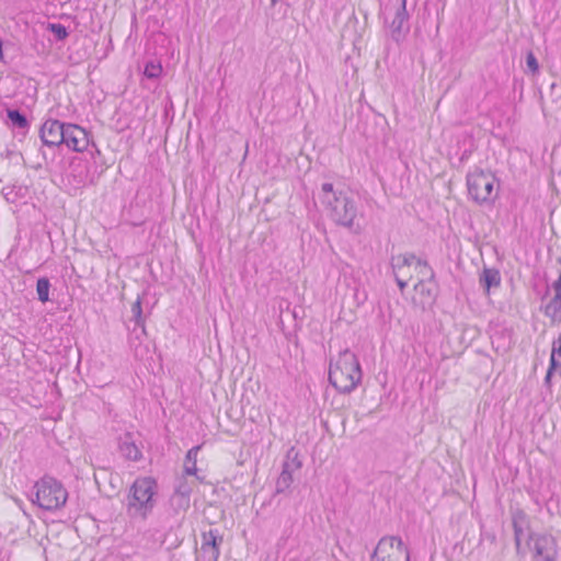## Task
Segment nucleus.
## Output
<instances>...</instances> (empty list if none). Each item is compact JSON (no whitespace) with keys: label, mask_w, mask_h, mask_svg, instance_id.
<instances>
[{"label":"nucleus","mask_w":561,"mask_h":561,"mask_svg":"<svg viewBox=\"0 0 561 561\" xmlns=\"http://www.w3.org/2000/svg\"><path fill=\"white\" fill-rule=\"evenodd\" d=\"M363 377L358 358L350 350L339 353L329 367V381L341 393L352 392Z\"/></svg>","instance_id":"f257e3e1"},{"label":"nucleus","mask_w":561,"mask_h":561,"mask_svg":"<svg viewBox=\"0 0 561 561\" xmlns=\"http://www.w3.org/2000/svg\"><path fill=\"white\" fill-rule=\"evenodd\" d=\"M157 481L152 477L135 480L130 486L126 512L133 518L146 519L154 507Z\"/></svg>","instance_id":"f03ea898"},{"label":"nucleus","mask_w":561,"mask_h":561,"mask_svg":"<svg viewBox=\"0 0 561 561\" xmlns=\"http://www.w3.org/2000/svg\"><path fill=\"white\" fill-rule=\"evenodd\" d=\"M499 181L491 171L477 169L467 174L470 198L479 205H492L499 195Z\"/></svg>","instance_id":"7ed1b4c3"},{"label":"nucleus","mask_w":561,"mask_h":561,"mask_svg":"<svg viewBox=\"0 0 561 561\" xmlns=\"http://www.w3.org/2000/svg\"><path fill=\"white\" fill-rule=\"evenodd\" d=\"M32 502L45 511H56L65 506L68 492L60 481L45 476L34 484Z\"/></svg>","instance_id":"20e7f679"},{"label":"nucleus","mask_w":561,"mask_h":561,"mask_svg":"<svg viewBox=\"0 0 561 561\" xmlns=\"http://www.w3.org/2000/svg\"><path fill=\"white\" fill-rule=\"evenodd\" d=\"M369 561H411V552L400 537L383 536L371 552Z\"/></svg>","instance_id":"39448f33"},{"label":"nucleus","mask_w":561,"mask_h":561,"mask_svg":"<svg viewBox=\"0 0 561 561\" xmlns=\"http://www.w3.org/2000/svg\"><path fill=\"white\" fill-rule=\"evenodd\" d=\"M332 220L343 227L353 228L357 216L355 201L345 192L339 191V195L325 205Z\"/></svg>","instance_id":"423d86ee"},{"label":"nucleus","mask_w":561,"mask_h":561,"mask_svg":"<svg viewBox=\"0 0 561 561\" xmlns=\"http://www.w3.org/2000/svg\"><path fill=\"white\" fill-rule=\"evenodd\" d=\"M535 561H557L559 557L558 543L553 536L546 534H530L527 541Z\"/></svg>","instance_id":"0eeeda50"},{"label":"nucleus","mask_w":561,"mask_h":561,"mask_svg":"<svg viewBox=\"0 0 561 561\" xmlns=\"http://www.w3.org/2000/svg\"><path fill=\"white\" fill-rule=\"evenodd\" d=\"M66 123L58 119H47L39 129V137L45 146L58 147L62 145Z\"/></svg>","instance_id":"6e6552de"},{"label":"nucleus","mask_w":561,"mask_h":561,"mask_svg":"<svg viewBox=\"0 0 561 561\" xmlns=\"http://www.w3.org/2000/svg\"><path fill=\"white\" fill-rule=\"evenodd\" d=\"M62 145L72 151L82 152L88 149L90 139L87 130L77 124L66 125Z\"/></svg>","instance_id":"1a4fd4ad"},{"label":"nucleus","mask_w":561,"mask_h":561,"mask_svg":"<svg viewBox=\"0 0 561 561\" xmlns=\"http://www.w3.org/2000/svg\"><path fill=\"white\" fill-rule=\"evenodd\" d=\"M409 13L407 11V0H400V4L394 11V18L392 19L389 28L391 37L396 42H400L405 34L409 32L410 26L408 24Z\"/></svg>","instance_id":"9d476101"},{"label":"nucleus","mask_w":561,"mask_h":561,"mask_svg":"<svg viewBox=\"0 0 561 561\" xmlns=\"http://www.w3.org/2000/svg\"><path fill=\"white\" fill-rule=\"evenodd\" d=\"M222 541L224 538L218 529H209L202 533L201 550L208 561H218Z\"/></svg>","instance_id":"9b49d317"},{"label":"nucleus","mask_w":561,"mask_h":561,"mask_svg":"<svg viewBox=\"0 0 561 561\" xmlns=\"http://www.w3.org/2000/svg\"><path fill=\"white\" fill-rule=\"evenodd\" d=\"M118 449L121 455L130 461H138L142 457V453L136 445L133 434L126 432L118 438Z\"/></svg>","instance_id":"f8f14e48"},{"label":"nucleus","mask_w":561,"mask_h":561,"mask_svg":"<svg viewBox=\"0 0 561 561\" xmlns=\"http://www.w3.org/2000/svg\"><path fill=\"white\" fill-rule=\"evenodd\" d=\"M192 493V486L184 477L176 480L174 486V493L171 497L173 504L179 508L186 510L190 506V495Z\"/></svg>","instance_id":"ddd939ff"},{"label":"nucleus","mask_w":561,"mask_h":561,"mask_svg":"<svg viewBox=\"0 0 561 561\" xmlns=\"http://www.w3.org/2000/svg\"><path fill=\"white\" fill-rule=\"evenodd\" d=\"M561 370V333L553 340L549 367L545 377V383L550 385L551 377L554 370Z\"/></svg>","instance_id":"4468645a"},{"label":"nucleus","mask_w":561,"mask_h":561,"mask_svg":"<svg viewBox=\"0 0 561 561\" xmlns=\"http://www.w3.org/2000/svg\"><path fill=\"white\" fill-rule=\"evenodd\" d=\"M512 523H513V529H514V539H515L516 550H517V552H519L520 545H522V536L524 534L525 528L528 525L526 514L520 510L516 511L513 514Z\"/></svg>","instance_id":"2eb2a0df"},{"label":"nucleus","mask_w":561,"mask_h":561,"mask_svg":"<svg viewBox=\"0 0 561 561\" xmlns=\"http://www.w3.org/2000/svg\"><path fill=\"white\" fill-rule=\"evenodd\" d=\"M480 285L486 293H489L492 287H499L501 285L500 271L484 267L480 275Z\"/></svg>","instance_id":"dca6fc26"},{"label":"nucleus","mask_w":561,"mask_h":561,"mask_svg":"<svg viewBox=\"0 0 561 561\" xmlns=\"http://www.w3.org/2000/svg\"><path fill=\"white\" fill-rule=\"evenodd\" d=\"M416 260V256L413 253H404L397 256L391 257V268L393 273H407L404 271L405 267H410L414 261Z\"/></svg>","instance_id":"f3484780"},{"label":"nucleus","mask_w":561,"mask_h":561,"mask_svg":"<svg viewBox=\"0 0 561 561\" xmlns=\"http://www.w3.org/2000/svg\"><path fill=\"white\" fill-rule=\"evenodd\" d=\"M293 481L294 480H293V474H291V470H290V465L288 462H285L283 465V470H282L279 477L277 478L275 492L284 493L286 490L289 489Z\"/></svg>","instance_id":"a211bd4d"},{"label":"nucleus","mask_w":561,"mask_h":561,"mask_svg":"<svg viewBox=\"0 0 561 561\" xmlns=\"http://www.w3.org/2000/svg\"><path fill=\"white\" fill-rule=\"evenodd\" d=\"M543 313L553 322L561 321V296L554 295L545 306Z\"/></svg>","instance_id":"6ab92c4d"},{"label":"nucleus","mask_w":561,"mask_h":561,"mask_svg":"<svg viewBox=\"0 0 561 561\" xmlns=\"http://www.w3.org/2000/svg\"><path fill=\"white\" fill-rule=\"evenodd\" d=\"M202 446L196 445L193 446L185 456V463H184V472L187 476H195L197 472L196 461H197V455L201 450Z\"/></svg>","instance_id":"aec40b11"},{"label":"nucleus","mask_w":561,"mask_h":561,"mask_svg":"<svg viewBox=\"0 0 561 561\" xmlns=\"http://www.w3.org/2000/svg\"><path fill=\"white\" fill-rule=\"evenodd\" d=\"M7 116L10 119L13 127L20 129H27L30 126L27 117L20 110L8 108Z\"/></svg>","instance_id":"412c9836"},{"label":"nucleus","mask_w":561,"mask_h":561,"mask_svg":"<svg viewBox=\"0 0 561 561\" xmlns=\"http://www.w3.org/2000/svg\"><path fill=\"white\" fill-rule=\"evenodd\" d=\"M131 320L135 322L134 331L137 330V328L140 329L141 334H146L145 329V318L142 316V307H141V299L138 297L136 301L131 305Z\"/></svg>","instance_id":"4be33fe9"},{"label":"nucleus","mask_w":561,"mask_h":561,"mask_svg":"<svg viewBox=\"0 0 561 561\" xmlns=\"http://www.w3.org/2000/svg\"><path fill=\"white\" fill-rule=\"evenodd\" d=\"M50 282L47 277H41L36 283L37 299L41 302H47L49 300Z\"/></svg>","instance_id":"5701e85b"},{"label":"nucleus","mask_w":561,"mask_h":561,"mask_svg":"<svg viewBox=\"0 0 561 561\" xmlns=\"http://www.w3.org/2000/svg\"><path fill=\"white\" fill-rule=\"evenodd\" d=\"M416 263V265L421 268L423 267L424 270H426V273H423V278L420 279V282L415 285V288L417 289L420 286H423V283L425 280H434L435 278V272L434 270L428 265L427 261L425 260H422V259H417L414 261Z\"/></svg>","instance_id":"b1692460"},{"label":"nucleus","mask_w":561,"mask_h":561,"mask_svg":"<svg viewBox=\"0 0 561 561\" xmlns=\"http://www.w3.org/2000/svg\"><path fill=\"white\" fill-rule=\"evenodd\" d=\"M321 202L323 205L330 204L332 199L339 195V192L333 190V185L331 183H323L322 187Z\"/></svg>","instance_id":"393cba45"},{"label":"nucleus","mask_w":561,"mask_h":561,"mask_svg":"<svg viewBox=\"0 0 561 561\" xmlns=\"http://www.w3.org/2000/svg\"><path fill=\"white\" fill-rule=\"evenodd\" d=\"M161 72H162V67L160 64H154L153 61H148L145 66L144 75L149 79L159 78Z\"/></svg>","instance_id":"a878e982"},{"label":"nucleus","mask_w":561,"mask_h":561,"mask_svg":"<svg viewBox=\"0 0 561 561\" xmlns=\"http://www.w3.org/2000/svg\"><path fill=\"white\" fill-rule=\"evenodd\" d=\"M47 30L51 32L58 41H64L68 37L67 28L60 23H49Z\"/></svg>","instance_id":"bb28decb"},{"label":"nucleus","mask_w":561,"mask_h":561,"mask_svg":"<svg viewBox=\"0 0 561 561\" xmlns=\"http://www.w3.org/2000/svg\"><path fill=\"white\" fill-rule=\"evenodd\" d=\"M526 65H527V68L533 72V73H536L539 69V65H538V61H537V58L536 56L534 55L533 51H529L526 56Z\"/></svg>","instance_id":"cd10ccee"},{"label":"nucleus","mask_w":561,"mask_h":561,"mask_svg":"<svg viewBox=\"0 0 561 561\" xmlns=\"http://www.w3.org/2000/svg\"><path fill=\"white\" fill-rule=\"evenodd\" d=\"M394 274V277H396V282L400 288L401 291L404 290V288L408 286V279L407 278H410L411 275L408 274V273H393Z\"/></svg>","instance_id":"c85d7f7f"},{"label":"nucleus","mask_w":561,"mask_h":561,"mask_svg":"<svg viewBox=\"0 0 561 561\" xmlns=\"http://www.w3.org/2000/svg\"><path fill=\"white\" fill-rule=\"evenodd\" d=\"M552 288L554 290V295L561 296V273L559 274L558 278L553 282Z\"/></svg>","instance_id":"c756f323"},{"label":"nucleus","mask_w":561,"mask_h":561,"mask_svg":"<svg viewBox=\"0 0 561 561\" xmlns=\"http://www.w3.org/2000/svg\"><path fill=\"white\" fill-rule=\"evenodd\" d=\"M470 154H471V150H469V149L463 150V152L460 156V162L467 161L469 159Z\"/></svg>","instance_id":"7c9ffc66"},{"label":"nucleus","mask_w":561,"mask_h":561,"mask_svg":"<svg viewBox=\"0 0 561 561\" xmlns=\"http://www.w3.org/2000/svg\"><path fill=\"white\" fill-rule=\"evenodd\" d=\"M11 194H12V190L8 193L4 194L5 196V199L9 201V202H14V198L11 197Z\"/></svg>","instance_id":"2f4dec72"},{"label":"nucleus","mask_w":561,"mask_h":561,"mask_svg":"<svg viewBox=\"0 0 561 561\" xmlns=\"http://www.w3.org/2000/svg\"><path fill=\"white\" fill-rule=\"evenodd\" d=\"M423 273H426V270H424L423 267L420 268V274L421 276L423 277Z\"/></svg>","instance_id":"473e14b6"},{"label":"nucleus","mask_w":561,"mask_h":561,"mask_svg":"<svg viewBox=\"0 0 561 561\" xmlns=\"http://www.w3.org/2000/svg\"><path fill=\"white\" fill-rule=\"evenodd\" d=\"M295 466H296V468H300V466H301L300 461H297V462L295 463Z\"/></svg>","instance_id":"72a5a7b5"},{"label":"nucleus","mask_w":561,"mask_h":561,"mask_svg":"<svg viewBox=\"0 0 561 561\" xmlns=\"http://www.w3.org/2000/svg\"><path fill=\"white\" fill-rule=\"evenodd\" d=\"M273 4H275L278 0H271Z\"/></svg>","instance_id":"f704fd0d"}]
</instances>
